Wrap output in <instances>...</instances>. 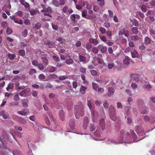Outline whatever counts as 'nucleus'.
Masks as SVG:
<instances>
[{
    "label": "nucleus",
    "mask_w": 155,
    "mask_h": 155,
    "mask_svg": "<svg viewBox=\"0 0 155 155\" xmlns=\"http://www.w3.org/2000/svg\"><path fill=\"white\" fill-rule=\"evenodd\" d=\"M78 108V106L77 105H76L75 106L74 108L75 109V115L76 118L77 119L80 118V117H82L84 115V112L83 108V107L82 106V107L80 109V111H78L77 109Z\"/></svg>",
    "instance_id": "obj_1"
},
{
    "label": "nucleus",
    "mask_w": 155,
    "mask_h": 155,
    "mask_svg": "<svg viewBox=\"0 0 155 155\" xmlns=\"http://www.w3.org/2000/svg\"><path fill=\"white\" fill-rule=\"evenodd\" d=\"M109 116L111 119L113 120H116L117 117L116 115L115 110V108L112 106H110L109 107Z\"/></svg>",
    "instance_id": "obj_2"
},
{
    "label": "nucleus",
    "mask_w": 155,
    "mask_h": 155,
    "mask_svg": "<svg viewBox=\"0 0 155 155\" xmlns=\"http://www.w3.org/2000/svg\"><path fill=\"white\" fill-rule=\"evenodd\" d=\"M92 116V120L93 122H96L97 121L99 114L96 110H92L91 111Z\"/></svg>",
    "instance_id": "obj_3"
},
{
    "label": "nucleus",
    "mask_w": 155,
    "mask_h": 155,
    "mask_svg": "<svg viewBox=\"0 0 155 155\" xmlns=\"http://www.w3.org/2000/svg\"><path fill=\"white\" fill-rule=\"evenodd\" d=\"M124 35L125 36L127 37L128 39V41H129L128 36L129 35V33L128 30H126L125 28H122L119 32V35Z\"/></svg>",
    "instance_id": "obj_4"
},
{
    "label": "nucleus",
    "mask_w": 155,
    "mask_h": 155,
    "mask_svg": "<svg viewBox=\"0 0 155 155\" xmlns=\"http://www.w3.org/2000/svg\"><path fill=\"white\" fill-rule=\"evenodd\" d=\"M46 12H44V15L45 16H48L50 18L52 17V15L51 14L52 13L53 11L51 8V7L49 6L45 9Z\"/></svg>",
    "instance_id": "obj_5"
},
{
    "label": "nucleus",
    "mask_w": 155,
    "mask_h": 155,
    "mask_svg": "<svg viewBox=\"0 0 155 155\" xmlns=\"http://www.w3.org/2000/svg\"><path fill=\"white\" fill-rule=\"evenodd\" d=\"M131 81L137 82L139 81V75L137 74H132L130 75Z\"/></svg>",
    "instance_id": "obj_6"
},
{
    "label": "nucleus",
    "mask_w": 155,
    "mask_h": 155,
    "mask_svg": "<svg viewBox=\"0 0 155 155\" xmlns=\"http://www.w3.org/2000/svg\"><path fill=\"white\" fill-rule=\"evenodd\" d=\"M89 120L88 117H85L83 119V127L84 129H86L88 124Z\"/></svg>",
    "instance_id": "obj_7"
},
{
    "label": "nucleus",
    "mask_w": 155,
    "mask_h": 155,
    "mask_svg": "<svg viewBox=\"0 0 155 155\" xmlns=\"http://www.w3.org/2000/svg\"><path fill=\"white\" fill-rule=\"evenodd\" d=\"M98 48L103 53H105L106 52L107 50V48L105 46H103L102 45H98Z\"/></svg>",
    "instance_id": "obj_8"
},
{
    "label": "nucleus",
    "mask_w": 155,
    "mask_h": 155,
    "mask_svg": "<svg viewBox=\"0 0 155 155\" xmlns=\"http://www.w3.org/2000/svg\"><path fill=\"white\" fill-rule=\"evenodd\" d=\"M89 42L91 44H93L94 45H97L99 41L96 38H90L89 40Z\"/></svg>",
    "instance_id": "obj_9"
},
{
    "label": "nucleus",
    "mask_w": 155,
    "mask_h": 155,
    "mask_svg": "<svg viewBox=\"0 0 155 155\" xmlns=\"http://www.w3.org/2000/svg\"><path fill=\"white\" fill-rule=\"evenodd\" d=\"M101 60L98 57H95L92 63L94 66H97L99 63H101Z\"/></svg>",
    "instance_id": "obj_10"
},
{
    "label": "nucleus",
    "mask_w": 155,
    "mask_h": 155,
    "mask_svg": "<svg viewBox=\"0 0 155 155\" xmlns=\"http://www.w3.org/2000/svg\"><path fill=\"white\" fill-rule=\"evenodd\" d=\"M99 125L101 129L103 130L105 128V124L104 120L102 119L99 121Z\"/></svg>",
    "instance_id": "obj_11"
},
{
    "label": "nucleus",
    "mask_w": 155,
    "mask_h": 155,
    "mask_svg": "<svg viewBox=\"0 0 155 155\" xmlns=\"http://www.w3.org/2000/svg\"><path fill=\"white\" fill-rule=\"evenodd\" d=\"M132 57L133 58H138L139 54L138 52L135 50L134 49L133 51L131 52Z\"/></svg>",
    "instance_id": "obj_12"
},
{
    "label": "nucleus",
    "mask_w": 155,
    "mask_h": 155,
    "mask_svg": "<svg viewBox=\"0 0 155 155\" xmlns=\"http://www.w3.org/2000/svg\"><path fill=\"white\" fill-rule=\"evenodd\" d=\"M0 116H3V118L6 119L9 117V115L8 113H5V111L2 110L0 112Z\"/></svg>",
    "instance_id": "obj_13"
},
{
    "label": "nucleus",
    "mask_w": 155,
    "mask_h": 155,
    "mask_svg": "<svg viewBox=\"0 0 155 155\" xmlns=\"http://www.w3.org/2000/svg\"><path fill=\"white\" fill-rule=\"evenodd\" d=\"M69 125L71 129H74L75 127V124L74 119H71L69 122Z\"/></svg>",
    "instance_id": "obj_14"
},
{
    "label": "nucleus",
    "mask_w": 155,
    "mask_h": 155,
    "mask_svg": "<svg viewBox=\"0 0 155 155\" xmlns=\"http://www.w3.org/2000/svg\"><path fill=\"white\" fill-rule=\"evenodd\" d=\"M130 58L128 56H126L123 61V63L124 64L128 65L130 64Z\"/></svg>",
    "instance_id": "obj_15"
},
{
    "label": "nucleus",
    "mask_w": 155,
    "mask_h": 155,
    "mask_svg": "<svg viewBox=\"0 0 155 155\" xmlns=\"http://www.w3.org/2000/svg\"><path fill=\"white\" fill-rule=\"evenodd\" d=\"M59 115L61 120H64V111L62 110H60L59 112Z\"/></svg>",
    "instance_id": "obj_16"
},
{
    "label": "nucleus",
    "mask_w": 155,
    "mask_h": 155,
    "mask_svg": "<svg viewBox=\"0 0 155 155\" xmlns=\"http://www.w3.org/2000/svg\"><path fill=\"white\" fill-rule=\"evenodd\" d=\"M18 122L22 124H26L27 123V121L23 118L19 117Z\"/></svg>",
    "instance_id": "obj_17"
},
{
    "label": "nucleus",
    "mask_w": 155,
    "mask_h": 155,
    "mask_svg": "<svg viewBox=\"0 0 155 155\" xmlns=\"http://www.w3.org/2000/svg\"><path fill=\"white\" fill-rule=\"evenodd\" d=\"M14 22L16 23L22 25L23 24V21L22 20L18 18H16Z\"/></svg>",
    "instance_id": "obj_18"
},
{
    "label": "nucleus",
    "mask_w": 155,
    "mask_h": 155,
    "mask_svg": "<svg viewBox=\"0 0 155 155\" xmlns=\"http://www.w3.org/2000/svg\"><path fill=\"white\" fill-rule=\"evenodd\" d=\"M131 40L137 41L138 40H139L140 39V37H139L138 35H132L131 37Z\"/></svg>",
    "instance_id": "obj_19"
},
{
    "label": "nucleus",
    "mask_w": 155,
    "mask_h": 155,
    "mask_svg": "<svg viewBox=\"0 0 155 155\" xmlns=\"http://www.w3.org/2000/svg\"><path fill=\"white\" fill-rule=\"evenodd\" d=\"M87 89V88L86 87L81 86L80 89L81 94H85L86 92V90Z\"/></svg>",
    "instance_id": "obj_20"
},
{
    "label": "nucleus",
    "mask_w": 155,
    "mask_h": 155,
    "mask_svg": "<svg viewBox=\"0 0 155 155\" xmlns=\"http://www.w3.org/2000/svg\"><path fill=\"white\" fill-rule=\"evenodd\" d=\"M14 88V83H9L6 89L8 91L10 89H12Z\"/></svg>",
    "instance_id": "obj_21"
},
{
    "label": "nucleus",
    "mask_w": 155,
    "mask_h": 155,
    "mask_svg": "<svg viewBox=\"0 0 155 155\" xmlns=\"http://www.w3.org/2000/svg\"><path fill=\"white\" fill-rule=\"evenodd\" d=\"M44 44L46 45H50V46H48V47L49 48H51L50 45H51V46H52V43L49 40H45L44 42Z\"/></svg>",
    "instance_id": "obj_22"
},
{
    "label": "nucleus",
    "mask_w": 155,
    "mask_h": 155,
    "mask_svg": "<svg viewBox=\"0 0 155 155\" xmlns=\"http://www.w3.org/2000/svg\"><path fill=\"white\" fill-rule=\"evenodd\" d=\"M51 3L53 5L56 7H58L59 6L60 2H59L58 0H53Z\"/></svg>",
    "instance_id": "obj_23"
},
{
    "label": "nucleus",
    "mask_w": 155,
    "mask_h": 155,
    "mask_svg": "<svg viewBox=\"0 0 155 155\" xmlns=\"http://www.w3.org/2000/svg\"><path fill=\"white\" fill-rule=\"evenodd\" d=\"M7 56L9 59L13 60H14L15 58V57L16 56L15 54H7Z\"/></svg>",
    "instance_id": "obj_24"
},
{
    "label": "nucleus",
    "mask_w": 155,
    "mask_h": 155,
    "mask_svg": "<svg viewBox=\"0 0 155 155\" xmlns=\"http://www.w3.org/2000/svg\"><path fill=\"white\" fill-rule=\"evenodd\" d=\"M130 133L131 135V136L133 137L134 140H136L137 138V136L135 134V133L134 132V130H130Z\"/></svg>",
    "instance_id": "obj_25"
},
{
    "label": "nucleus",
    "mask_w": 155,
    "mask_h": 155,
    "mask_svg": "<svg viewBox=\"0 0 155 155\" xmlns=\"http://www.w3.org/2000/svg\"><path fill=\"white\" fill-rule=\"evenodd\" d=\"M41 24L39 22L37 23L34 27L33 28L35 30H38L39 29L41 26Z\"/></svg>",
    "instance_id": "obj_26"
},
{
    "label": "nucleus",
    "mask_w": 155,
    "mask_h": 155,
    "mask_svg": "<svg viewBox=\"0 0 155 155\" xmlns=\"http://www.w3.org/2000/svg\"><path fill=\"white\" fill-rule=\"evenodd\" d=\"M44 118L45 120V122L46 124H50V122L48 116L46 114H45L44 115Z\"/></svg>",
    "instance_id": "obj_27"
},
{
    "label": "nucleus",
    "mask_w": 155,
    "mask_h": 155,
    "mask_svg": "<svg viewBox=\"0 0 155 155\" xmlns=\"http://www.w3.org/2000/svg\"><path fill=\"white\" fill-rule=\"evenodd\" d=\"M56 68L52 66H50L48 68V71L50 72H54L56 71Z\"/></svg>",
    "instance_id": "obj_28"
},
{
    "label": "nucleus",
    "mask_w": 155,
    "mask_h": 155,
    "mask_svg": "<svg viewBox=\"0 0 155 155\" xmlns=\"http://www.w3.org/2000/svg\"><path fill=\"white\" fill-rule=\"evenodd\" d=\"M151 41L150 39L148 37H146L144 38V43L146 45L149 44Z\"/></svg>",
    "instance_id": "obj_29"
},
{
    "label": "nucleus",
    "mask_w": 155,
    "mask_h": 155,
    "mask_svg": "<svg viewBox=\"0 0 155 155\" xmlns=\"http://www.w3.org/2000/svg\"><path fill=\"white\" fill-rule=\"evenodd\" d=\"M155 15V12L152 10H149L146 14L147 16H148L149 15Z\"/></svg>",
    "instance_id": "obj_30"
},
{
    "label": "nucleus",
    "mask_w": 155,
    "mask_h": 155,
    "mask_svg": "<svg viewBox=\"0 0 155 155\" xmlns=\"http://www.w3.org/2000/svg\"><path fill=\"white\" fill-rule=\"evenodd\" d=\"M89 127L90 130L91 132L95 130L96 128L94 124H90L89 125Z\"/></svg>",
    "instance_id": "obj_31"
},
{
    "label": "nucleus",
    "mask_w": 155,
    "mask_h": 155,
    "mask_svg": "<svg viewBox=\"0 0 155 155\" xmlns=\"http://www.w3.org/2000/svg\"><path fill=\"white\" fill-rule=\"evenodd\" d=\"M18 53L19 54V55L22 57L24 56L25 54V51L22 49L19 50L18 51Z\"/></svg>",
    "instance_id": "obj_32"
},
{
    "label": "nucleus",
    "mask_w": 155,
    "mask_h": 155,
    "mask_svg": "<svg viewBox=\"0 0 155 155\" xmlns=\"http://www.w3.org/2000/svg\"><path fill=\"white\" fill-rule=\"evenodd\" d=\"M79 59L80 61L83 62H85L86 60L85 57L81 55L79 56Z\"/></svg>",
    "instance_id": "obj_33"
},
{
    "label": "nucleus",
    "mask_w": 155,
    "mask_h": 155,
    "mask_svg": "<svg viewBox=\"0 0 155 155\" xmlns=\"http://www.w3.org/2000/svg\"><path fill=\"white\" fill-rule=\"evenodd\" d=\"M73 62L74 61L71 58L68 59L66 61V63L68 65L72 64Z\"/></svg>",
    "instance_id": "obj_34"
},
{
    "label": "nucleus",
    "mask_w": 155,
    "mask_h": 155,
    "mask_svg": "<svg viewBox=\"0 0 155 155\" xmlns=\"http://www.w3.org/2000/svg\"><path fill=\"white\" fill-rule=\"evenodd\" d=\"M87 105L89 108L91 109L92 107L91 103V99L90 98H88L87 100Z\"/></svg>",
    "instance_id": "obj_35"
},
{
    "label": "nucleus",
    "mask_w": 155,
    "mask_h": 155,
    "mask_svg": "<svg viewBox=\"0 0 155 155\" xmlns=\"http://www.w3.org/2000/svg\"><path fill=\"white\" fill-rule=\"evenodd\" d=\"M132 32L134 34H137L138 32V28L137 27H134L131 28Z\"/></svg>",
    "instance_id": "obj_36"
},
{
    "label": "nucleus",
    "mask_w": 155,
    "mask_h": 155,
    "mask_svg": "<svg viewBox=\"0 0 155 155\" xmlns=\"http://www.w3.org/2000/svg\"><path fill=\"white\" fill-rule=\"evenodd\" d=\"M89 51L92 48V45L91 44L89 43H87L86 44L85 46H84Z\"/></svg>",
    "instance_id": "obj_37"
},
{
    "label": "nucleus",
    "mask_w": 155,
    "mask_h": 155,
    "mask_svg": "<svg viewBox=\"0 0 155 155\" xmlns=\"http://www.w3.org/2000/svg\"><path fill=\"white\" fill-rule=\"evenodd\" d=\"M92 51L94 53L97 54L98 52V50L97 47H94L92 48Z\"/></svg>",
    "instance_id": "obj_38"
},
{
    "label": "nucleus",
    "mask_w": 155,
    "mask_h": 155,
    "mask_svg": "<svg viewBox=\"0 0 155 155\" xmlns=\"http://www.w3.org/2000/svg\"><path fill=\"white\" fill-rule=\"evenodd\" d=\"M41 59L44 63L46 65L48 64V61L46 58L45 57H42L41 58Z\"/></svg>",
    "instance_id": "obj_39"
},
{
    "label": "nucleus",
    "mask_w": 155,
    "mask_h": 155,
    "mask_svg": "<svg viewBox=\"0 0 155 155\" xmlns=\"http://www.w3.org/2000/svg\"><path fill=\"white\" fill-rule=\"evenodd\" d=\"M92 84L93 89L95 91H97V88L98 87V86L97 85V84L94 82L92 83Z\"/></svg>",
    "instance_id": "obj_40"
},
{
    "label": "nucleus",
    "mask_w": 155,
    "mask_h": 155,
    "mask_svg": "<svg viewBox=\"0 0 155 155\" xmlns=\"http://www.w3.org/2000/svg\"><path fill=\"white\" fill-rule=\"evenodd\" d=\"M99 31L102 34H104L106 33V30L103 27H101L99 28Z\"/></svg>",
    "instance_id": "obj_41"
},
{
    "label": "nucleus",
    "mask_w": 155,
    "mask_h": 155,
    "mask_svg": "<svg viewBox=\"0 0 155 155\" xmlns=\"http://www.w3.org/2000/svg\"><path fill=\"white\" fill-rule=\"evenodd\" d=\"M30 91V89L29 88H26L25 89L23 90L21 93H27L29 92Z\"/></svg>",
    "instance_id": "obj_42"
},
{
    "label": "nucleus",
    "mask_w": 155,
    "mask_h": 155,
    "mask_svg": "<svg viewBox=\"0 0 155 155\" xmlns=\"http://www.w3.org/2000/svg\"><path fill=\"white\" fill-rule=\"evenodd\" d=\"M36 71L35 69H30L29 74L30 75H32L33 74L35 73H36Z\"/></svg>",
    "instance_id": "obj_43"
},
{
    "label": "nucleus",
    "mask_w": 155,
    "mask_h": 155,
    "mask_svg": "<svg viewBox=\"0 0 155 155\" xmlns=\"http://www.w3.org/2000/svg\"><path fill=\"white\" fill-rule=\"evenodd\" d=\"M31 62L32 65L35 66H37L39 63L36 60H32Z\"/></svg>",
    "instance_id": "obj_44"
},
{
    "label": "nucleus",
    "mask_w": 155,
    "mask_h": 155,
    "mask_svg": "<svg viewBox=\"0 0 155 155\" xmlns=\"http://www.w3.org/2000/svg\"><path fill=\"white\" fill-rule=\"evenodd\" d=\"M12 32V29L9 28L8 27L6 29V32L7 34L8 35H9L11 34Z\"/></svg>",
    "instance_id": "obj_45"
},
{
    "label": "nucleus",
    "mask_w": 155,
    "mask_h": 155,
    "mask_svg": "<svg viewBox=\"0 0 155 155\" xmlns=\"http://www.w3.org/2000/svg\"><path fill=\"white\" fill-rule=\"evenodd\" d=\"M17 113L21 115L25 116L27 114V112L23 111H20L17 112Z\"/></svg>",
    "instance_id": "obj_46"
},
{
    "label": "nucleus",
    "mask_w": 155,
    "mask_h": 155,
    "mask_svg": "<svg viewBox=\"0 0 155 155\" xmlns=\"http://www.w3.org/2000/svg\"><path fill=\"white\" fill-rule=\"evenodd\" d=\"M140 8L142 11L144 12H145L147 11V8L145 5H143Z\"/></svg>",
    "instance_id": "obj_47"
},
{
    "label": "nucleus",
    "mask_w": 155,
    "mask_h": 155,
    "mask_svg": "<svg viewBox=\"0 0 155 155\" xmlns=\"http://www.w3.org/2000/svg\"><path fill=\"white\" fill-rule=\"evenodd\" d=\"M90 73L93 76H96L97 75V72L94 70H92L90 71Z\"/></svg>",
    "instance_id": "obj_48"
},
{
    "label": "nucleus",
    "mask_w": 155,
    "mask_h": 155,
    "mask_svg": "<svg viewBox=\"0 0 155 155\" xmlns=\"http://www.w3.org/2000/svg\"><path fill=\"white\" fill-rule=\"evenodd\" d=\"M48 115L49 116L51 120V121H54V117L52 113L50 112H48Z\"/></svg>",
    "instance_id": "obj_49"
},
{
    "label": "nucleus",
    "mask_w": 155,
    "mask_h": 155,
    "mask_svg": "<svg viewBox=\"0 0 155 155\" xmlns=\"http://www.w3.org/2000/svg\"><path fill=\"white\" fill-rule=\"evenodd\" d=\"M87 14V11L86 10L84 9L82 13V16L83 17H85Z\"/></svg>",
    "instance_id": "obj_50"
},
{
    "label": "nucleus",
    "mask_w": 155,
    "mask_h": 155,
    "mask_svg": "<svg viewBox=\"0 0 155 155\" xmlns=\"http://www.w3.org/2000/svg\"><path fill=\"white\" fill-rule=\"evenodd\" d=\"M38 67L39 69L41 70H43L44 69V67L43 65V64H39L38 65Z\"/></svg>",
    "instance_id": "obj_51"
},
{
    "label": "nucleus",
    "mask_w": 155,
    "mask_h": 155,
    "mask_svg": "<svg viewBox=\"0 0 155 155\" xmlns=\"http://www.w3.org/2000/svg\"><path fill=\"white\" fill-rule=\"evenodd\" d=\"M137 13L142 18H143L145 17L144 14L141 12L138 11L137 12Z\"/></svg>",
    "instance_id": "obj_52"
},
{
    "label": "nucleus",
    "mask_w": 155,
    "mask_h": 155,
    "mask_svg": "<svg viewBox=\"0 0 155 155\" xmlns=\"http://www.w3.org/2000/svg\"><path fill=\"white\" fill-rule=\"evenodd\" d=\"M28 35L27 30L26 29H25L23 32L22 35L24 37H26Z\"/></svg>",
    "instance_id": "obj_53"
},
{
    "label": "nucleus",
    "mask_w": 155,
    "mask_h": 155,
    "mask_svg": "<svg viewBox=\"0 0 155 155\" xmlns=\"http://www.w3.org/2000/svg\"><path fill=\"white\" fill-rule=\"evenodd\" d=\"M41 6L42 8H43V9L41 11V12L42 13L46 12L45 9H46V8L45 7V5L43 4H41Z\"/></svg>",
    "instance_id": "obj_54"
},
{
    "label": "nucleus",
    "mask_w": 155,
    "mask_h": 155,
    "mask_svg": "<svg viewBox=\"0 0 155 155\" xmlns=\"http://www.w3.org/2000/svg\"><path fill=\"white\" fill-rule=\"evenodd\" d=\"M106 35L108 37L111 38L112 36L111 31L110 30H108L106 32Z\"/></svg>",
    "instance_id": "obj_55"
},
{
    "label": "nucleus",
    "mask_w": 155,
    "mask_h": 155,
    "mask_svg": "<svg viewBox=\"0 0 155 155\" xmlns=\"http://www.w3.org/2000/svg\"><path fill=\"white\" fill-rule=\"evenodd\" d=\"M70 18L74 22H75V14H72L71 15L70 17Z\"/></svg>",
    "instance_id": "obj_56"
},
{
    "label": "nucleus",
    "mask_w": 155,
    "mask_h": 155,
    "mask_svg": "<svg viewBox=\"0 0 155 155\" xmlns=\"http://www.w3.org/2000/svg\"><path fill=\"white\" fill-rule=\"evenodd\" d=\"M133 24L135 26L138 25V23L137 20L136 19H134L132 21Z\"/></svg>",
    "instance_id": "obj_57"
},
{
    "label": "nucleus",
    "mask_w": 155,
    "mask_h": 155,
    "mask_svg": "<svg viewBox=\"0 0 155 155\" xmlns=\"http://www.w3.org/2000/svg\"><path fill=\"white\" fill-rule=\"evenodd\" d=\"M104 26L106 28H109L110 26V23L109 22H105L104 24Z\"/></svg>",
    "instance_id": "obj_58"
},
{
    "label": "nucleus",
    "mask_w": 155,
    "mask_h": 155,
    "mask_svg": "<svg viewBox=\"0 0 155 155\" xmlns=\"http://www.w3.org/2000/svg\"><path fill=\"white\" fill-rule=\"evenodd\" d=\"M29 12H30L31 15H35L36 12V11L33 9H30Z\"/></svg>",
    "instance_id": "obj_59"
},
{
    "label": "nucleus",
    "mask_w": 155,
    "mask_h": 155,
    "mask_svg": "<svg viewBox=\"0 0 155 155\" xmlns=\"http://www.w3.org/2000/svg\"><path fill=\"white\" fill-rule=\"evenodd\" d=\"M18 102H12L10 103L9 104L10 106H17L18 105Z\"/></svg>",
    "instance_id": "obj_60"
},
{
    "label": "nucleus",
    "mask_w": 155,
    "mask_h": 155,
    "mask_svg": "<svg viewBox=\"0 0 155 155\" xmlns=\"http://www.w3.org/2000/svg\"><path fill=\"white\" fill-rule=\"evenodd\" d=\"M38 78L40 80H43L45 79V76L43 74H41L39 75Z\"/></svg>",
    "instance_id": "obj_61"
},
{
    "label": "nucleus",
    "mask_w": 155,
    "mask_h": 155,
    "mask_svg": "<svg viewBox=\"0 0 155 155\" xmlns=\"http://www.w3.org/2000/svg\"><path fill=\"white\" fill-rule=\"evenodd\" d=\"M52 26L53 29L55 30H57L58 29V27L57 25L52 24Z\"/></svg>",
    "instance_id": "obj_62"
},
{
    "label": "nucleus",
    "mask_w": 155,
    "mask_h": 155,
    "mask_svg": "<svg viewBox=\"0 0 155 155\" xmlns=\"http://www.w3.org/2000/svg\"><path fill=\"white\" fill-rule=\"evenodd\" d=\"M16 14L19 17H21L23 15V12L21 11H18V12L16 13Z\"/></svg>",
    "instance_id": "obj_63"
},
{
    "label": "nucleus",
    "mask_w": 155,
    "mask_h": 155,
    "mask_svg": "<svg viewBox=\"0 0 155 155\" xmlns=\"http://www.w3.org/2000/svg\"><path fill=\"white\" fill-rule=\"evenodd\" d=\"M52 58L54 60L57 62H58L59 61V58L58 57L55 56H53Z\"/></svg>",
    "instance_id": "obj_64"
}]
</instances>
